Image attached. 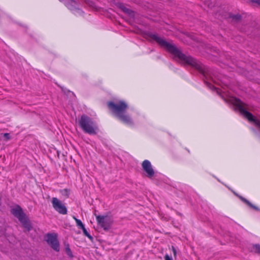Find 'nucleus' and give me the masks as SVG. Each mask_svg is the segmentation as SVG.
<instances>
[{"instance_id":"obj_9","label":"nucleus","mask_w":260,"mask_h":260,"mask_svg":"<svg viewBox=\"0 0 260 260\" xmlns=\"http://www.w3.org/2000/svg\"><path fill=\"white\" fill-rule=\"evenodd\" d=\"M238 197L241 199V201H242L244 203L246 204L248 206H249L252 209H253L255 210L260 211V209H259L258 208H257V207H256L255 206H254V205L251 204L249 201H248L246 199L244 198L243 197H242L241 196H238Z\"/></svg>"},{"instance_id":"obj_16","label":"nucleus","mask_w":260,"mask_h":260,"mask_svg":"<svg viewBox=\"0 0 260 260\" xmlns=\"http://www.w3.org/2000/svg\"><path fill=\"white\" fill-rule=\"evenodd\" d=\"M172 251L173 252L174 255L175 256H176V254H177V252H176V250L175 247L174 246H172Z\"/></svg>"},{"instance_id":"obj_7","label":"nucleus","mask_w":260,"mask_h":260,"mask_svg":"<svg viewBox=\"0 0 260 260\" xmlns=\"http://www.w3.org/2000/svg\"><path fill=\"white\" fill-rule=\"evenodd\" d=\"M46 240L47 243L55 251L59 250V245L57 239V235L55 234H49L46 235Z\"/></svg>"},{"instance_id":"obj_8","label":"nucleus","mask_w":260,"mask_h":260,"mask_svg":"<svg viewBox=\"0 0 260 260\" xmlns=\"http://www.w3.org/2000/svg\"><path fill=\"white\" fill-rule=\"evenodd\" d=\"M142 168L144 171L147 173V176L151 178L154 174L150 162L148 160H145L142 163Z\"/></svg>"},{"instance_id":"obj_10","label":"nucleus","mask_w":260,"mask_h":260,"mask_svg":"<svg viewBox=\"0 0 260 260\" xmlns=\"http://www.w3.org/2000/svg\"><path fill=\"white\" fill-rule=\"evenodd\" d=\"M73 218L75 220L76 225L79 228H84V226L82 223V221L80 219H77L75 216H73Z\"/></svg>"},{"instance_id":"obj_12","label":"nucleus","mask_w":260,"mask_h":260,"mask_svg":"<svg viewBox=\"0 0 260 260\" xmlns=\"http://www.w3.org/2000/svg\"><path fill=\"white\" fill-rule=\"evenodd\" d=\"M119 6L124 12H128L129 10L127 8H126L123 4H120Z\"/></svg>"},{"instance_id":"obj_6","label":"nucleus","mask_w":260,"mask_h":260,"mask_svg":"<svg viewBox=\"0 0 260 260\" xmlns=\"http://www.w3.org/2000/svg\"><path fill=\"white\" fill-rule=\"evenodd\" d=\"M51 203L54 209L60 214H67V208L65 205L57 198H52Z\"/></svg>"},{"instance_id":"obj_3","label":"nucleus","mask_w":260,"mask_h":260,"mask_svg":"<svg viewBox=\"0 0 260 260\" xmlns=\"http://www.w3.org/2000/svg\"><path fill=\"white\" fill-rule=\"evenodd\" d=\"M78 123L83 131L89 135H96L99 131V127L96 123L86 115L81 116Z\"/></svg>"},{"instance_id":"obj_15","label":"nucleus","mask_w":260,"mask_h":260,"mask_svg":"<svg viewBox=\"0 0 260 260\" xmlns=\"http://www.w3.org/2000/svg\"><path fill=\"white\" fill-rule=\"evenodd\" d=\"M165 260H173L172 258L170 257L168 254H166L165 256Z\"/></svg>"},{"instance_id":"obj_17","label":"nucleus","mask_w":260,"mask_h":260,"mask_svg":"<svg viewBox=\"0 0 260 260\" xmlns=\"http://www.w3.org/2000/svg\"><path fill=\"white\" fill-rule=\"evenodd\" d=\"M251 2L253 3L260 5V0H252Z\"/></svg>"},{"instance_id":"obj_4","label":"nucleus","mask_w":260,"mask_h":260,"mask_svg":"<svg viewBox=\"0 0 260 260\" xmlns=\"http://www.w3.org/2000/svg\"><path fill=\"white\" fill-rule=\"evenodd\" d=\"M11 212L15 217L19 219L25 228L28 230H30L31 227L30 223L19 206L16 205L13 207L11 208Z\"/></svg>"},{"instance_id":"obj_13","label":"nucleus","mask_w":260,"mask_h":260,"mask_svg":"<svg viewBox=\"0 0 260 260\" xmlns=\"http://www.w3.org/2000/svg\"><path fill=\"white\" fill-rule=\"evenodd\" d=\"M255 250L258 253H260V245H255L254 247Z\"/></svg>"},{"instance_id":"obj_18","label":"nucleus","mask_w":260,"mask_h":260,"mask_svg":"<svg viewBox=\"0 0 260 260\" xmlns=\"http://www.w3.org/2000/svg\"><path fill=\"white\" fill-rule=\"evenodd\" d=\"M66 249H67V251L68 255H69L70 256H72V252H71L70 248H67Z\"/></svg>"},{"instance_id":"obj_5","label":"nucleus","mask_w":260,"mask_h":260,"mask_svg":"<svg viewBox=\"0 0 260 260\" xmlns=\"http://www.w3.org/2000/svg\"><path fill=\"white\" fill-rule=\"evenodd\" d=\"M96 219L98 224L105 230H109L113 222L111 216L109 215H96Z\"/></svg>"},{"instance_id":"obj_1","label":"nucleus","mask_w":260,"mask_h":260,"mask_svg":"<svg viewBox=\"0 0 260 260\" xmlns=\"http://www.w3.org/2000/svg\"><path fill=\"white\" fill-rule=\"evenodd\" d=\"M151 38L155 41L159 45L165 48L169 52L173 54L175 57H178L182 63L187 64L199 69V64L197 61L190 56H186L182 54L173 44L166 41L164 39L159 37L156 34H152Z\"/></svg>"},{"instance_id":"obj_11","label":"nucleus","mask_w":260,"mask_h":260,"mask_svg":"<svg viewBox=\"0 0 260 260\" xmlns=\"http://www.w3.org/2000/svg\"><path fill=\"white\" fill-rule=\"evenodd\" d=\"M83 231V232L84 233V234L88 238H89L90 239H92V237L90 235V234L88 233V232L87 231V230H86V229L85 228V227H84V228H82L81 229Z\"/></svg>"},{"instance_id":"obj_19","label":"nucleus","mask_w":260,"mask_h":260,"mask_svg":"<svg viewBox=\"0 0 260 260\" xmlns=\"http://www.w3.org/2000/svg\"><path fill=\"white\" fill-rule=\"evenodd\" d=\"M63 191L65 192L66 194L68 197L69 194V191L67 189H64Z\"/></svg>"},{"instance_id":"obj_2","label":"nucleus","mask_w":260,"mask_h":260,"mask_svg":"<svg viewBox=\"0 0 260 260\" xmlns=\"http://www.w3.org/2000/svg\"><path fill=\"white\" fill-rule=\"evenodd\" d=\"M108 106L114 114L123 122L128 125L133 123L131 118L126 114L125 111L128 106L124 101H120L117 103L109 102Z\"/></svg>"},{"instance_id":"obj_14","label":"nucleus","mask_w":260,"mask_h":260,"mask_svg":"<svg viewBox=\"0 0 260 260\" xmlns=\"http://www.w3.org/2000/svg\"><path fill=\"white\" fill-rule=\"evenodd\" d=\"M4 137L6 138V140H8L10 139V135L8 133H5L3 134Z\"/></svg>"}]
</instances>
